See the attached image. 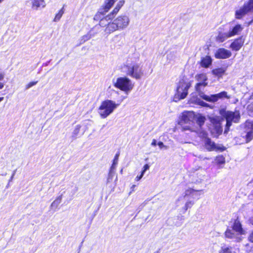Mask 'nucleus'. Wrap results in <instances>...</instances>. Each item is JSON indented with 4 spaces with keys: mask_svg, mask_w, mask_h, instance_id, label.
Segmentation results:
<instances>
[{
    "mask_svg": "<svg viewBox=\"0 0 253 253\" xmlns=\"http://www.w3.org/2000/svg\"><path fill=\"white\" fill-rule=\"evenodd\" d=\"M247 110L249 115L251 116H253V102L248 106Z\"/></svg>",
    "mask_w": 253,
    "mask_h": 253,
    "instance_id": "obj_34",
    "label": "nucleus"
},
{
    "mask_svg": "<svg viewBox=\"0 0 253 253\" xmlns=\"http://www.w3.org/2000/svg\"><path fill=\"white\" fill-rule=\"evenodd\" d=\"M187 196H190L193 198H197V199H199L200 194L199 193V191H195L193 189H188L185 192L184 197Z\"/></svg>",
    "mask_w": 253,
    "mask_h": 253,
    "instance_id": "obj_20",
    "label": "nucleus"
},
{
    "mask_svg": "<svg viewBox=\"0 0 253 253\" xmlns=\"http://www.w3.org/2000/svg\"><path fill=\"white\" fill-rule=\"evenodd\" d=\"M219 113L226 120V124L224 133L227 134L232 123H237L239 122L240 119V113L238 111L232 112L221 109L219 110Z\"/></svg>",
    "mask_w": 253,
    "mask_h": 253,
    "instance_id": "obj_3",
    "label": "nucleus"
},
{
    "mask_svg": "<svg viewBox=\"0 0 253 253\" xmlns=\"http://www.w3.org/2000/svg\"><path fill=\"white\" fill-rule=\"evenodd\" d=\"M115 174H116L115 172H112V171H109L108 176L107 177V183H110L112 181L114 177L115 176Z\"/></svg>",
    "mask_w": 253,
    "mask_h": 253,
    "instance_id": "obj_32",
    "label": "nucleus"
},
{
    "mask_svg": "<svg viewBox=\"0 0 253 253\" xmlns=\"http://www.w3.org/2000/svg\"><path fill=\"white\" fill-rule=\"evenodd\" d=\"M149 168H150V166L148 164L145 165L143 168V170L141 172L144 174L145 171L149 169Z\"/></svg>",
    "mask_w": 253,
    "mask_h": 253,
    "instance_id": "obj_39",
    "label": "nucleus"
},
{
    "mask_svg": "<svg viewBox=\"0 0 253 253\" xmlns=\"http://www.w3.org/2000/svg\"><path fill=\"white\" fill-rule=\"evenodd\" d=\"M45 6L44 0H33L32 1V7L35 9L37 10L39 7H44Z\"/></svg>",
    "mask_w": 253,
    "mask_h": 253,
    "instance_id": "obj_22",
    "label": "nucleus"
},
{
    "mask_svg": "<svg viewBox=\"0 0 253 253\" xmlns=\"http://www.w3.org/2000/svg\"><path fill=\"white\" fill-rule=\"evenodd\" d=\"M191 86L190 82H186L183 80L180 81L177 84L176 93L173 98L174 101L177 102L186 98L188 94V90Z\"/></svg>",
    "mask_w": 253,
    "mask_h": 253,
    "instance_id": "obj_7",
    "label": "nucleus"
},
{
    "mask_svg": "<svg viewBox=\"0 0 253 253\" xmlns=\"http://www.w3.org/2000/svg\"><path fill=\"white\" fill-rule=\"evenodd\" d=\"M119 104L111 100H106L101 103L98 113L101 118L105 119L112 114Z\"/></svg>",
    "mask_w": 253,
    "mask_h": 253,
    "instance_id": "obj_6",
    "label": "nucleus"
},
{
    "mask_svg": "<svg viewBox=\"0 0 253 253\" xmlns=\"http://www.w3.org/2000/svg\"><path fill=\"white\" fill-rule=\"evenodd\" d=\"M252 214H253V216H252L250 219V223L253 225V210L252 211Z\"/></svg>",
    "mask_w": 253,
    "mask_h": 253,
    "instance_id": "obj_48",
    "label": "nucleus"
},
{
    "mask_svg": "<svg viewBox=\"0 0 253 253\" xmlns=\"http://www.w3.org/2000/svg\"><path fill=\"white\" fill-rule=\"evenodd\" d=\"M230 229H233L241 236L246 234V231L243 229L242 224L239 220L236 219L235 220Z\"/></svg>",
    "mask_w": 253,
    "mask_h": 253,
    "instance_id": "obj_15",
    "label": "nucleus"
},
{
    "mask_svg": "<svg viewBox=\"0 0 253 253\" xmlns=\"http://www.w3.org/2000/svg\"><path fill=\"white\" fill-rule=\"evenodd\" d=\"M64 10H63V8H62V9H61L58 12V13L57 14H56L55 16V18L53 20V21L54 22H58V21L60 20V18H61V17L62 16L63 13H64Z\"/></svg>",
    "mask_w": 253,
    "mask_h": 253,
    "instance_id": "obj_31",
    "label": "nucleus"
},
{
    "mask_svg": "<svg viewBox=\"0 0 253 253\" xmlns=\"http://www.w3.org/2000/svg\"><path fill=\"white\" fill-rule=\"evenodd\" d=\"M196 77L197 81L199 82L198 83H207L206 81L208 79L206 74H201L196 76Z\"/></svg>",
    "mask_w": 253,
    "mask_h": 253,
    "instance_id": "obj_28",
    "label": "nucleus"
},
{
    "mask_svg": "<svg viewBox=\"0 0 253 253\" xmlns=\"http://www.w3.org/2000/svg\"><path fill=\"white\" fill-rule=\"evenodd\" d=\"M233 250L232 247L223 245L221 247L220 249L218 251V253H235Z\"/></svg>",
    "mask_w": 253,
    "mask_h": 253,
    "instance_id": "obj_24",
    "label": "nucleus"
},
{
    "mask_svg": "<svg viewBox=\"0 0 253 253\" xmlns=\"http://www.w3.org/2000/svg\"><path fill=\"white\" fill-rule=\"evenodd\" d=\"M114 86L126 93L129 92L133 88L134 84L131 81L126 77H120L114 82Z\"/></svg>",
    "mask_w": 253,
    "mask_h": 253,
    "instance_id": "obj_8",
    "label": "nucleus"
},
{
    "mask_svg": "<svg viewBox=\"0 0 253 253\" xmlns=\"http://www.w3.org/2000/svg\"><path fill=\"white\" fill-rule=\"evenodd\" d=\"M225 98L230 99V96L228 95L226 91H223L217 94L209 95L208 100L207 101L214 103L219 99H224Z\"/></svg>",
    "mask_w": 253,
    "mask_h": 253,
    "instance_id": "obj_11",
    "label": "nucleus"
},
{
    "mask_svg": "<svg viewBox=\"0 0 253 253\" xmlns=\"http://www.w3.org/2000/svg\"><path fill=\"white\" fill-rule=\"evenodd\" d=\"M4 86V84L3 83L0 82V89H2Z\"/></svg>",
    "mask_w": 253,
    "mask_h": 253,
    "instance_id": "obj_49",
    "label": "nucleus"
},
{
    "mask_svg": "<svg viewBox=\"0 0 253 253\" xmlns=\"http://www.w3.org/2000/svg\"><path fill=\"white\" fill-rule=\"evenodd\" d=\"M62 200V196H58L51 204L50 209H54V211H55L56 209L59 206V205L61 202Z\"/></svg>",
    "mask_w": 253,
    "mask_h": 253,
    "instance_id": "obj_26",
    "label": "nucleus"
},
{
    "mask_svg": "<svg viewBox=\"0 0 253 253\" xmlns=\"http://www.w3.org/2000/svg\"><path fill=\"white\" fill-rule=\"evenodd\" d=\"M81 127V126L80 125H77L76 126L75 129L74 130L73 132V135L75 137H76L78 135V134L80 132Z\"/></svg>",
    "mask_w": 253,
    "mask_h": 253,
    "instance_id": "obj_36",
    "label": "nucleus"
},
{
    "mask_svg": "<svg viewBox=\"0 0 253 253\" xmlns=\"http://www.w3.org/2000/svg\"><path fill=\"white\" fill-rule=\"evenodd\" d=\"M194 202L193 201H187L184 206V209L185 211L187 210L189 208H190L194 205Z\"/></svg>",
    "mask_w": 253,
    "mask_h": 253,
    "instance_id": "obj_35",
    "label": "nucleus"
},
{
    "mask_svg": "<svg viewBox=\"0 0 253 253\" xmlns=\"http://www.w3.org/2000/svg\"><path fill=\"white\" fill-rule=\"evenodd\" d=\"M3 98H4L3 97H0V102H1L3 100Z\"/></svg>",
    "mask_w": 253,
    "mask_h": 253,
    "instance_id": "obj_51",
    "label": "nucleus"
},
{
    "mask_svg": "<svg viewBox=\"0 0 253 253\" xmlns=\"http://www.w3.org/2000/svg\"><path fill=\"white\" fill-rule=\"evenodd\" d=\"M4 74L0 72V81L2 80L4 78Z\"/></svg>",
    "mask_w": 253,
    "mask_h": 253,
    "instance_id": "obj_46",
    "label": "nucleus"
},
{
    "mask_svg": "<svg viewBox=\"0 0 253 253\" xmlns=\"http://www.w3.org/2000/svg\"><path fill=\"white\" fill-rule=\"evenodd\" d=\"M38 83V81L30 82L26 85V89H28L33 86L36 85Z\"/></svg>",
    "mask_w": 253,
    "mask_h": 253,
    "instance_id": "obj_37",
    "label": "nucleus"
},
{
    "mask_svg": "<svg viewBox=\"0 0 253 253\" xmlns=\"http://www.w3.org/2000/svg\"><path fill=\"white\" fill-rule=\"evenodd\" d=\"M118 37H119V35H116V36L114 37V38H118Z\"/></svg>",
    "mask_w": 253,
    "mask_h": 253,
    "instance_id": "obj_54",
    "label": "nucleus"
},
{
    "mask_svg": "<svg viewBox=\"0 0 253 253\" xmlns=\"http://www.w3.org/2000/svg\"><path fill=\"white\" fill-rule=\"evenodd\" d=\"M124 0H120L116 5V7L114 9L113 11L107 16L102 18L101 19L99 22V25L101 27H105L106 28L105 29V32L107 34H111L113 32H109V30H107L108 28L112 24V19L115 17V16L119 12L120 8L124 4Z\"/></svg>",
    "mask_w": 253,
    "mask_h": 253,
    "instance_id": "obj_5",
    "label": "nucleus"
},
{
    "mask_svg": "<svg viewBox=\"0 0 253 253\" xmlns=\"http://www.w3.org/2000/svg\"><path fill=\"white\" fill-rule=\"evenodd\" d=\"M232 55L230 51L223 48L218 49L215 53V57L217 59H226L229 58Z\"/></svg>",
    "mask_w": 253,
    "mask_h": 253,
    "instance_id": "obj_14",
    "label": "nucleus"
},
{
    "mask_svg": "<svg viewBox=\"0 0 253 253\" xmlns=\"http://www.w3.org/2000/svg\"><path fill=\"white\" fill-rule=\"evenodd\" d=\"M244 42L241 38L235 40L230 45V47L234 50H239L243 44Z\"/></svg>",
    "mask_w": 253,
    "mask_h": 253,
    "instance_id": "obj_17",
    "label": "nucleus"
},
{
    "mask_svg": "<svg viewBox=\"0 0 253 253\" xmlns=\"http://www.w3.org/2000/svg\"><path fill=\"white\" fill-rule=\"evenodd\" d=\"M167 58L170 61L173 59V55H171V53H169L167 54Z\"/></svg>",
    "mask_w": 253,
    "mask_h": 253,
    "instance_id": "obj_45",
    "label": "nucleus"
},
{
    "mask_svg": "<svg viewBox=\"0 0 253 253\" xmlns=\"http://www.w3.org/2000/svg\"><path fill=\"white\" fill-rule=\"evenodd\" d=\"M157 144V141L155 139H153L152 143H151V145L152 146H156Z\"/></svg>",
    "mask_w": 253,
    "mask_h": 253,
    "instance_id": "obj_47",
    "label": "nucleus"
},
{
    "mask_svg": "<svg viewBox=\"0 0 253 253\" xmlns=\"http://www.w3.org/2000/svg\"><path fill=\"white\" fill-rule=\"evenodd\" d=\"M206 117L201 114L193 112H185L182 113L179 124L183 130H189L196 132L199 137H205L208 133L203 127Z\"/></svg>",
    "mask_w": 253,
    "mask_h": 253,
    "instance_id": "obj_1",
    "label": "nucleus"
},
{
    "mask_svg": "<svg viewBox=\"0 0 253 253\" xmlns=\"http://www.w3.org/2000/svg\"><path fill=\"white\" fill-rule=\"evenodd\" d=\"M117 176H116V180H117Z\"/></svg>",
    "mask_w": 253,
    "mask_h": 253,
    "instance_id": "obj_58",
    "label": "nucleus"
},
{
    "mask_svg": "<svg viewBox=\"0 0 253 253\" xmlns=\"http://www.w3.org/2000/svg\"><path fill=\"white\" fill-rule=\"evenodd\" d=\"M207 135L205 137H202L204 138V143L205 148L209 151L221 150V151L224 150V148L222 147L217 146L215 143L212 141L211 139L208 138Z\"/></svg>",
    "mask_w": 253,
    "mask_h": 253,
    "instance_id": "obj_9",
    "label": "nucleus"
},
{
    "mask_svg": "<svg viewBox=\"0 0 253 253\" xmlns=\"http://www.w3.org/2000/svg\"><path fill=\"white\" fill-rule=\"evenodd\" d=\"M15 172H16V170H14L12 175L14 176L15 174Z\"/></svg>",
    "mask_w": 253,
    "mask_h": 253,
    "instance_id": "obj_52",
    "label": "nucleus"
},
{
    "mask_svg": "<svg viewBox=\"0 0 253 253\" xmlns=\"http://www.w3.org/2000/svg\"><path fill=\"white\" fill-rule=\"evenodd\" d=\"M121 71L126 75L136 80L140 79L144 75L143 66L139 59L129 56L121 67Z\"/></svg>",
    "mask_w": 253,
    "mask_h": 253,
    "instance_id": "obj_2",
    "label": "nucleus"
},
{
    "mask_svg": "<svg viewBox=\"0 0 253 253\" xmlns=\"http://www.w3.org/2000/svg\"><path fill=\"white\" fill-rule=\"evenodd\" d=\"M216 162L219 164H223L225 163V158L222 156H218L216 158Z\"/></svg>",
    "mask_w": 253,
    "mask_h": 253,
    "instance_id": "obj_33",
    "label": "nucleus"
},
{
    "mask_svg": "<svg viewBox=\"0 0 253 253\" xmlns=\"http://www.w3.org/2000/svg\"><path fill=\"white\" fill-rule=\"evenodd\" d=\"M248 239L250 242L253 243V231L250 234V236H249Z\"/></svg>",
    "mask_w": 253,
    "mask_h": 253,
    "instance_id": "obj_43",
    "label": "nucleus"
},
{
    "mask_svg": "<svg viewBox=\"0 0 253 253\" xmlns=\"http://www.w3.org/2000/svg\"><path fill=\"white\" fill-rule=\"evenodd\" d=\"M13 176H11V177H10V179H9V181H11L12 180L13 178Z\"/></svg>",
    "mask_w": 253,
    "mask_h": 253,
    "instance_id": "obj_50",
    "label": "nucleus"
},
{
    "mask_svg": "<svg viewBox=\"0 0 253 253\" xmlns=\"http://www.w3.org/2000/svg\"><path fill=\"white\" fill-rule=\"evenodd\" d=\"M119 155V153H118L116 154L113 160V163H116V164H118Z\"/></svg>",
    "mask_w": 253,
    "mask_h": 253,
    "instance_id": "obj_41",
    "label": "nucleus"
},
{
    "mask_svg": "<svg viewBox=\"0 0 253 253\" xmlns=\"http://www.w3.org/2000/svg\"><path fill=\"white\" fill-rule=\"evenodd\" d=\"M252 195H253V191H252Z\"/></svg>",
    "mask_w": 253,
    "mask_h": 253,
    "instance_id": "obj_57",
    "label": "nucleus"
},
{
    "mask_svg": "<svg viewBox=\"0 0 253 253\" xmlns=\"http://www.w3.org/2000/svg\"><path fill=\"white\" fill-rule=\"evenodd\" d=\"M211 122L214 126L216 133L218 134H220L222 132V128L219 117L211 118Z\"/></svg>",
    "mask_w": 253,
    "mask_h": 253,
    "instance_id": "obj_16",
    "label": "nucleus"
},
{
    "mask_svg": "<svg viewBox=\"0 0 253 253\" xmlns=\"http://www.w3.org/2000/svg\"><path fill=\"white\" fill-rule=\"evenodd\" d=\"M208 83H197L195 85V88L196 91L198 93L199 96L202 99L207 101L209 95H207L204 94L203 91L204 88L207 85Z\"/></svg>",
    "mask_w": 253,
    "mask_h": 253,
    "instance_id": "obj_13",
    "label": "nucleus"
},
{
    "mask_svg": "<svg viewBox=\"0 0 253 253\" xmlns=\"http://www.w3.org/2000/svg\"><path fill=\"white\" fill-rule=\"evenodd\" d=\"M130 20L128 16L126 15L118 16L113 20L107 30L109 32H114L117 30H123L129 25Z\"/></svg>",
    "mask_w": 253,
    "mask_h": 253,
    "instance_id": "obj_4",
    "label": "nucleus"
},
{
    "mask_svg": "<svg viewBox=\"0 0 253 253\" xmlns=\"http://www.w3.org/2000/svg\"><path fill=\"white\" fill-rule=\"evenodd\" d=\"M117 0H107L105 1L104 6L103 7V11L100 10L99 13L102 14H104L105 12H107L112 5L114 4L115 1Z\"/></svg>",
    "mask_w": 253,
    "mask_h": 253,
    "instance_id": "obj_18",
    "label": "nucleus"
},
{
    "mask_svg": "<svg viewBox=\"0 0 253 253\" xmlns=\"http://www.w3.org/2000/svg\"><path fill=\"white\" fill-rule=\"evenodd\" d=\"M225 237L226 238L232 239L237 242H240L243 239V237L241 235L230 228L227 229L225 232Z\"/></svg>",
    "mask_w": 253,
    "mask_h": 253,
    "instance_id": "obj_12",
    "label": "nucleus"
},
{
    "mask_svg": "<svg viewBox=\"0 0 253 253\" xmlns=\"http://www.w3.org/2000/svg\"><path fill=\"white\" fill-rule=\"evenodd\" d=\"M143 175H144V174H143V173H142L141 172V173L140 175H139V176H137L135 177V180H136V181H139V180H140L142 178V177H143Z\"/></svg>",
    "mask_w": 253,
    "mask_h": 253,
    "instance_id": "obj_44",
    "label": "nucleus"
},
{
    "mask_svg": "<svg viewBox=\"0 0 253 253\" xmlns=\"http://www.w3.org/2000/svg\"><path fill=\"white\" fill-rule=\"evenodd\" d=\"M4 0H0V3H1Z\"/></svg>",
    "mask_w": 253,
    "mask_h": 253,
    "instance_id": "obj_56",
    "label": "nucleus"
},
{
    "mask_svg": "<svg viewBox=\"0 0 253 253\" xmlns=\"http://www.w3.org/2000/svg\"><path fill=\"white\" fill-rule=\"evenodd\" d=\"M154 253H158V252H155Z\"/></svg>",
    "mask_w": 253,
    "mask_h": 253,
    "instance_id": "obj_59",
    "label": "nucleus"
},
{
    "mask_svg": "<svg viewBox=\"0 0 253 253\" xmlns=\"http://www.w3.org/2000/svg\"><path fill=\"white\" fill-rule=\"evenodd\" d=\"M244 6L248 12H253V0H249L244 4Z\"/></svg>",
    "mask_w": 253,
    "mask_h": 253,
    "instance_id": "obj_27",
    "label": "nucleus"
},
{
    "mask_svg": "<svg viewBox=\"0 0 253 253\" xmlns=\"http://www.w3.org/2000/svg\"><path fill=\"white\" fill-rule=\"evenodd\" d=\"M158 145L159 146L160 149L165 148L166 149H168V147L164 144L162 142H159L158 143Z\"/></svg>",
    "mask_w": 253,
    "mask_h": 253,
    "instance_id": "obj_40",
    "label": "nucleus"
},
{
    "mask_svg": "<svg viewBox=\"0 0 253 253\" xmlns=\"http://www.w3.org/2000/svg\"><path fill=\"white\" fill-rule=\"evenodd\" d=\"M94 35H92L90 32H88L87 34L84 35L82 36L80 39V43L79 44H82L85 42L86 41L89 40Z\"/></svg>",
    "mask_w": 253,
    "mask_h": 253,
    "instance_id": "obj_29",
    "label": "nucleus"
},
{
    "mask_svg": "<svg viewBox=\"0 0 253 253\" xmlns=\"http://www.w3.org/2000/svg\"><path fill=\"white\" fill-rule=\"evenodd\" d=\"M224 72L225 70L223 68L215 69L212 71V74L218 77H222Z\"/></svg>",
    "mask_w": 253,
    "mask_h": 253,
    "instance_id": "obj_30",
    "label": "nucleus"
},
{
    "mask_svg": "<svg viewBox=\"0 0 253 253\" xmlns=\"http://www.w3.org/2000/svg\"><path fill=\"white\" fill-rule=\"evenodd\" d=\"M198 103L200 105L202 106L207 107L208 106V104L207 103L201 100H199Z\"/></svg>",
    "mask_w": 253,
    "mask_h": 253,
    "instance_id": "obj_42",
    "label": "nucleus"
},
{
    "mask_svg": "<svg viewBox=\"0 0 253 253\" xmlns=\"http://www.w3.org/2000/svg\"><path fill=\"white\" fill-rule=\"evenodd\" d=\"M230 37V36L228 32L219 33L218 36L216 37V40L217 42H222Z\"/></svg>",
    "mask_w": 253,
    "mask_h": 253,
    "instance_id": "obj_21",
    "label": "nucleus"
},
{
    "mask_svg": "<svg viewBox=\"0 0 253 253\" xmlns=\"http://www.w3.org/2000/svg\"><path fill=\"white\" fill-rule=\"evenodd\" d=\"M97 16H98L97 15H96L95 16V17H94V19H96L97 18Z\"/></svg>",
    "mask_w": 253,
    "mask_h": 253,
    "instance_id": "obj_53",
    "label": "nucleus"
},
{
    "mask_svg": "<svg viewBox=\"0 0 253 253\" xmlns=\"http://www.w3.org/2000/svg\"><path fill=\"white\" fill-rule=\"evenodd\" d=\"M248 11L243 6L239 9L237 10L235 13L236 18L237 19H241L244 15L247 14Z\"/></svg>",
    "mask_w": 253,
    "mask_h": 253,
    "instance_id": "obj_25",
    "label": "nucleus"
},
{
    "mask_svg": "<svg viewBox=\"0 0 253 253\" xmlns=\"http://www.w3.org/2000/svg\"><path fill=\"white\" fill-rule=\"evenodd\" d=\"M245 129L246 135L243 137L245 138L246 142L248 143L253 139V121L246 122Z\"/></svg>",
    "mask_w": 253,
    "mask_h": 253,
    "instance_id": "obj_10",
    "label": "nucleus"
},
{
    "mask_svg": "<svg viewBox=\"0 0 253 253\" xmlns=\"http://www.w3.org/2000/svg\"><path fill=\"white\" fill-rule=\"evenodd\" d=\"M242 30V28L240 25H236L232 29H230L228 32L230 37H233Z\"/></svg>",
    "mask_w": 253,
    "mask_h": 253,
    "instance_id": "obj_23",
    "label": "nucleus"
},
{
    "mask_svg": "<svg viewBox=\"0 0 253 253\" xmlns=\"http://www.w3.org/2000/svg\"><path fill=\"white\" fill-rule=\"evenodd\" d=\"M212 63V59L209 56L203 57L201 61V66L204 68H208Z\"/></svg>",
    "mask_w": 253,
    "mask_h": 253,
    "instance_id": "obj_19",
    "label": "nucleus"
},
{
    "mask_svg": "<svg viewBox=\"0 0 253 253\" xmlns=\"http://www.w3.org/2000/svg\"><path fill=\"white\" fill-rule=\"evenodd\" d=\"M117 165V164H116V163H113L109 171H112V172H115V169H116Z\"/></svg>",
    "mask_w": 253,
    "mask_h": 253,
    "instance_id": "obj_38",
    "label": "nucleus"
},
{
    "mask_svg": "<svg viewBox=\"0 0 253 253\" xmlns=\"http://www.w3.org/2000/svg\"><path fill=\"white\" fill-rule=\"evenodd\" d=\"M123 169H122L121 170L120 172H121V173H123Z\"/></svg>",
    "mask_w": 253,
    "mask_h": 253,
    "instance_id": "obj_55",
    "label": "nucleus"
}]
</instances>
